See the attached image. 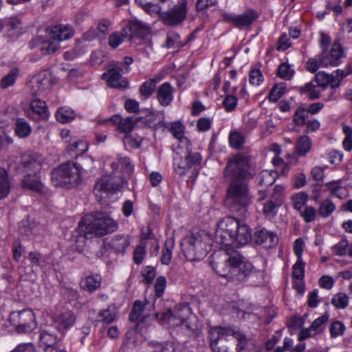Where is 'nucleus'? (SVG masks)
Returning <instances> with one entry per match:
<instances>
[{
	"label": "nucleus",
	"mask_w": 352,
	"mask_h": 352,
	"mask_svg": "<svg viewBox=\"0 0 352 352\" xmlns=\"http://www.w3.org/2000/svg\"><path fill=\"white\" fill-rule=\"evenodd\" d=\"M250 159L239 153L228 161L223 175L230 180L226 190L225 205L239 216L245 217L252 202V196L246 179L252 177L249 172Z\"/></svg>",
	"instance_id": "obj_1"
},
{
	"label": "nucleus",
	"mask_w": 352,
	"mask_h": 352,
	"mask_svg": "<svg viewBox=\"0 0 352 352\" xmlns=\"http://www.w3.org/2000/svg\"><path fill=\"white\" fill-rule=\"evenodd\" d=\"M215 238L224 246H240L252 239L251 230L245 223L232 217L223 218L217 224Z\"/></svg>",
	"instance_id": "obj_2"
},
{
	"label": "nucleus",
	"mask_w": 352,
	"mask_h": 352,
	"mask_svg": "<svg viewBox=\"0 0 352 352\" xmlns=\"http://www.w3.org/2000/svg\"><path fill=\"white\" fill-rule=\"evenodd\" d=\"M86 239L102 236L117 230L116 222L104 212H96L94 216H86L78 224Z\"/></svg>",
	"instance_id": "obj_3"
},
{
	"label": "nucleus",
	"mask_w": 352,
	"mask_h": 352,
	"mask_svg": "<svg viewBox=\"0 0 352 352\" xmlns=\"http://www.w3.org/2000/svg\"><path fill=\"white\" fill-rule=\"evenodd\" d=\"M184 143V145H178L173 157L175 171L179 175H184L192 170V177L196 178L202 157L199 153L192 150L188 140Z\"/></svg>",
	"instance_id": "obj_4"
},
{
	"label": "nucleus",
	"mask_w": 352,
	"mask_h": 352,
	"mask_svg": "<svg viewBox=\"0 0 352 352\" xmlns=\"http://www.w3.org/2000/svg\"><path fill=\"white\" fill-rule=\"evenodd\" d=\"M51 181L56 187L70 188L77 186L82 181L80 169L74 162L63 164L52 170Z\"/></svg>",
	"instance_id": "obj_5"
},
{
	"label": "nucleus",
	"mask_w": 352,
	"mask_h": 352,
	"mask_svg": "<svg viewBox=\"0 0 352 352\" xmlns=\"http://www.w3.org/2000/svg\"><path fill=\"white\" fill-rule=\"evenodd\" d=\"M209 236L204 231L192 232L182 242V251L190 261L199 260L208 253Z\"/></svg>",
	"instance_id": "obj_6"
},
{
	"label": "nucleus",
	"mask_w": 352,
	"mask_h": 352,
	"mask_svg": "<svg viewBox=\"0 0 352 352\" xmlns=\"http://www.w3.org/2000/svg\"><path fill=\"white\" fill-rule=\"evenodd\" d=\"M126 184V180L122 176L114 173L104 175L96 182L93 192L96 198L100 201L103 195L120 191Z\"/></svg>",
	"instance_id": "obj_7"
},
{
	"label": "nucleus",
	"mask_w": 352,
	"mask_h": 352,
	"mask_svg": "<svg viewBox=\"0 0 352 352\" xmlns=\"http://www.w3.org/2000/svg\"><path fill=\"white\" fill-rule=\"evenodd\" d=\"M232 264L228 280L236 283L245 281L254 272V267L237 251H232Z\"/></svg>",
	"instance_id": "obj_8"
},
{
	"label": "nucleus",
	"mask_w": 352,
	"mask_h": 352,
	"mask_svg": "<svg viewBox=\"0 0 352 352\" xmlns=\"http://www.w3.org/2000/svg\"><path fill=\"white\" fill-rule=\"evenodd\" d=\"M9 322L19 333L30 332L36 326L35 315L29 309L11 312Z\"/></svg>",
	"instance_id": "obj_9"
},
{
	"label": "nucleus",
	"mask_w": 352,
	"mask_h": 352,
	"mask_svg": "<svg viewBox=\"0 0 352 352\" xmlns=\"http://www.w3.org/2000/svg\"><path fill=\"white\" fill-rule=\"evenodd\" d=\"M226 251L213 254L210 263L213 270L217 274L228 279V274L232 264V251L234 250L227 249Z\"/></svg>",
	"instance_id": "obj_10"
},
{
	"label": "nucleus",
	"mask_w": 352,
	"mask_h": 352,
	"mask_svg": "<svg viewBox=\"0 0 352 352\" xmlns=\"http://www.w3.org/2000/svg\"><path fill=\"white\" fill-rule=\"evenodd\" d=\"M187 1L183 0L179 5L162 12L160 14V19L162 23L168 26H176L182 23L187 15Z\"/></svg>",
	"instance_id": "obj_11"
},
{
	"label": "nucleus",
	"mask_w": 352,
	"mask_h": 352,
	"mask_svg": "<svg viewBox=\"0 0 352 352\" xmlns=\"http://www.w3.org/2000/svg\"><path fill=\"white\" fill-rule=\"evenodd\" d=\"M122 63L112 60L107 65V72L102 74V77L107 76V82L109 87L123 89L128 87V81L122 78L124 73L122 68Z\"/></svg>",
	"instance_id": "obj_12"
},
{
	"label": "nucleus",
	"mask_w": 352,
	"mask_h": 352,
	"mask_svg": "<svg viewBox=\"0 0 352 352\" xmlns=\"http://www.w3.org/2000/svg\"><path fill=\"white\" fill-rule=\"evenodd\" d=\"M259 14L257 11L248 8L242 14L233 15L229 13H223V21L232 23L236 28L242 29L249 28L258 18Z\"/></svg>",
	"instance_id": "obj_13"
},
{
	"label": "nucleus",
	"mask_w": 352,
	"mask_h": 352,
	"mask_svg": "<svg viewBox=\"0 0 352 352\" xmlns=\"http://www.w3.org/2000/svg\"><path fill=\"white\" fill-rule=\"evenodd\" d=\"M344 55L343 47L338 41H335L329 53L327 51L322 52L319 56V63L324 67L338 66Z\"/></svg>",
	"instance_id": "obj_14"
},
{
	"label": "nucleus",
	"mask_w": 352,
	"mask_h": 352,
	"mask_svg": "<svg viewBox=\"0 0 352 352\" xmlns=\"http://www.w3.org/2000/svg\"><path fill=\"white\" fill-rule=\"evenodd\" d=\"M124 29H127L128 40L132 41L134 38H138L146 41L149 48L151 49V41L148 38L149 28L140 21H133L129 23Z\"/></svg>",
	"instance_id": "obj_15"
},
{
	"label": "nucleus",
	"mask_w": 352,
	"mask_h": 352,
	"mask_svg": "<svg viewBox=\"0 0 352 352\" xmlns=\"http://www.w3.org/2000/svg\"><path fill=\"white\" fill-rule=\"evenodd\" d=\"M230 327H222L216 326L210 327L208 330V338L210 340V345L212 352H226V350L219 346V342L223 338L230 336Z\"/></svg>",
	"instance_id": "obj_16"
},
{
	"label": "nucleus",
	"mask_w": 352,
	"mask_h": 352,
	"mask_svg": "<svg viewBox=\"0 0 352 352\" xmlns=\"http://www.w3.org/2000/svg\"><path fill=\"white\" fill-rule=\"evenodd\" d=\"M44 162L43 157L32 151L27 152L21 155L20 165L24 171L34 170L38 172Z\"/></svg>",
	"instance_id": "obj_17"
},
{
	"label": "nucleus",
	"mask_w": 352,
	"mask_h": 352,
	"mask_svg": "<svg viewBox=\"0 0 352 352\" xmlns=\"http://www.w3.org/2000/svg\"><path fill=\"white\" fill-rule=\"evenodd\" d=\"M252 238L256 244L263 245L265 248H272L278 243L277 236L265 228L256 231Z\"/></svg>",
	"instance_id": "obj_18"
},
{
	"label": "nucleus",
	"mask_w": 352,
	"mask_h": 352,
	"mask_svg": "<svg viewBox=\"0 0 352 352\" xmlns=\"http://www.w3.org/2000/svg\"><path fill=\"white\" fill-rule=\"evenodd\" d=\"M104 122H111L117 126L119 132L124 133L127 135L134 129L135 124L138 122V118H135L133 116L123 118L118 115H114L109 120Z\"/></svg>",
	"instance_id": "obj_19"
},
{
	"label": "nucleus",
	"mask_w": 352,
	"mask_h": 352,
	"mask_svg": "<svg viewBox=\"0 0 352 352\" xmlns=\"http://www.w3.org/2000/svg\"><path fill=\"white\" fill-rule=\"evenodd\" d=\"M33 94H41L52 86V77L49 72H43L33 78Z\"/></svg>",
	"instance_id": "obj_20"
},
{
	"label": "nucleus",
	"mask_w": 352,
	"mask_h": 352,
	"mask_svg": "<svg viewBox=\"0 0 352 352\" xmlns=\"http://www.w3.org/2000/svg\"><path fill=\"white\" fill-rule=\"evenodd\" d=\"M76 317L69 311L61 313L53 318V325L60 332L63 333L74 325Z\"/></svg>",
	"instance_id": "obj_21"
},
{
	"label": "nucleus",
	"mask_w": 352,
	"mask_h": 352,
	"mask_svg": "<svg viewBox=\"0 0 352 352\" xmlns=\"http://www.w3.org/2000/svg\"><path fill=\"white\" fill-rule=\"evenodd\" d=\"M22 186L35 192H41L44 186L38 172L34 174H26L22 179Z\"/></svg>",
	"instance_id": "obj_22"
},
{
	"label": "nucleus",
	"mask_w": 352,
	"mask_h": 352,
	"mask_svg": "<svg viewBox=\"0 0 352 352\" xmlns=\"http://www.w3.org/2000/svg\"><path fill=\"white\" fill-rule=\"evenodd\" d=\"M74 30L69 25H56L50 30V35L56 41H64L73 36Z\"/></svg>",
	"instance_id": "obj_23"
},
{
	"label": "nucleus",
	"mask_w": 352,
	"mask_h": 352,
	"mask_svg": "<svg viewBox=\"0 0 352 352\" xmlns=\"http://www.w3.org/2000/svg\"><path fill=\"white\" fill-rule=\"evenodd\" d=\"M174 88L168 82H164L157 89V99L164 107L169 105L173 100Z\"/></svg>",
	"instance_id": "obj_24"
},
{
	"label": "nucleus",
	"mask_w": 352,
	"mask_h": 352,
	"mask_svg": "<svg viewBox=\"0 0 352 352\" xmlns=\"http://www.w3.org/2000/svg\"><path fill=\"white\" fill-rule=\"evenodd\" d=\"M58 342L57 336L49 331H43L40 334V344L45 352L57 351Z\"/></svg>",
	"instance_id": "obj_25"
},
{
	"label": "nucleus",
	"mask_w": 352,
	"mask_h": 352,
	"mask_svg": "<svg viewBox=\"0 0 352 352\" xmlns=\"http://www.w3.org/2000/svg\"><path fill=\"white\" fill-rule=\"evenodd\" d=\"M148 352H182L180 346L173 342H150Z\"/></svg>",
	"instance_id": "obj_26"
},
{
	"label": "nucleus",
	"mask_w": 352,
	"mask_h": 352,
	"mask_svg": "<svg viewBox=\"0 0 352 352\" xmlns=\"http://www.w3.org/2000/svg\"><path fill=\"white\" fill-rule=\"evenodd\" d=\"M30 108L32 113L37 116L35 119L46 120L48 118V109L45 101L37 98L34 99L30 103Z\"/></svg>",
	"instance_id": "obj_27"
},
{
	"label": "nucleus",
	"mask_w": 352,
	"mask_h": 352,
	"mask_svg": "<svg viewBox=\"0 0 352 352\" xmlns=\"http://www.w3.org/2000/svg\"><path fill=\"white\" fill-rule=\"evenodd\" d=\"M101 278L99 275H90L82 279L81 288L89 292H93L100 287Z\"/></svg>",
	"instance_id": "obj_28"
},
{
	"label": "nucleus",
	"mask_w": 352,
	"mask_h": 352,
	"mask_svg": "<svg viewBox=\"0 0 352 352\" xmlns=\"http://www.w3.org/2000/svg\"><path fill=\"white\" fill-rule=\"evenodd\" d=\"M129 245V237L124 235H116L110 242L111 247L118 253H124Z\"/></svg>",
	"instance_id": "obj_29"
},
{
	"label": "nucleus",
	"mask_w": 352,
	"mask_h": 352,
	"mask_svg": "<svg viewBox=\"0 0 352 352\" xmlns=\"http://www.w3.org/2000/svg\"><path fill=\"white\" fill-rule=\"evenodd\" d=\"M160 80V78H151L145 81L140 87V93L144 99L148 98L156 89V85Z\"/></svg>",
	"instance_id": "obj_30"
},
{
	"label": "nucleus",
	"mask_w": 352,
	"mask_h": 352,
	"mask_svg": "<svg viewBox=\"0 0 352 352\" xmlns=\"http://www.w3.org/2000/svg\"><path fill=\"white\" fill-rule=\"evenodd\" d=\"M125 39H128L127 29L122 28L120 32H115L109 36L108 43L113 47H118Z\"/></svg>",
	"instance_id": "obj_31"
},
{
	"label": "nucleus",
	"mask_w": 352,
	"mask_h": 352,
	"mask_svg": "<svg viewBox=\"0 0 352 352\" xmlns=\"http://www.w3.org/2000/svg\"><path fill=\"white\" fill-rule=\"evenodd\" d=\"M15 133L20 138H24L30 135L32 129L24 118H17L15 122Z\"/></svg>",
	"instance_id": "obj_32"
},
{
	"label": "nucleus",
	"mask_w": 352,
	"mask_h": 352,
	"mask_svg": "<svg viewBox=\"0 0 352 352\" xmlns=\"http://www.w3.org/2000/svg\"><path fill=\"white\" fill-rule=\"evenodd\" d=\"M311 147V140L307 135L300 136L296 143V151L300 156L305 155L310 151Z\"/></svg>",
	"instance_id": "obj_33"
},
{
	"label": "nucleus",
	"mask_w": 352,
	"mask_h": 352,
	"mask_svg": "<svg viewBox=\"0 0 352 352\" xmlns=\"http://www.w3.org/2000/svg\"><path fill=\"white\" fill-rule=\"evenodd\" d=\"M67 142H68L67 147L68 151H76L78 154H81L87 150L88 146L83 140L70 138L69 140H67Z\"/></svg>",
	"instance_id": "obj_34"
},
{
	"label": "nucleus",
	"mask_w": 352,
	"mask_h": 352,
	"mask_svg": "<svg viewBox=\"0 0 352 352\" xmlns=\"http://www.w3.org/2000/svg\"><path fill=\"white\" fill-rule=\"evenodd\" d=\"M10 183L7 171L0 168V199L6 197L10 192Z\"/></svg>",
	"instance_id": "obj_35"
},
{
	"label": "nucleus",
	"mask_w": 352,
	"mask_h": 352,
	"mask_svg": "<svg viewBox=\"0 0 352 352\" xmlns=\"http://www.w3.org/2000/svg\"><path fill=\"white\" fill-rule=\"evenodd\" d=\"M56 116L59 122L67 123L73 120L75 113L70 108L60 107L57 110Z\"/></svg>",
	"instance_id": "obj_36"
},
{
	"label": "nucleus",
	"mask_w": 352,
	"mask_h": 352,
	"mask_svg": "<svg viewBox=\"0 0 352 352\" xmlns=\"http://www.w3.org/2000/svg\"><path fill=\"white\" fill-rule=\"evenodd\" d=\"M309 117V113L304 107L300 106L295 111L293 116V122L297 126H302L305 125Z\"/></svg>",
	"instance_id": "obj_37"
},
{
	"label": "nucleus",
	"mask_w": 352,
	"mask_h": 352,
	"mask_svg": "<svg viewBox=\"0 0 352 352\" xmlns=\"http://www.w3.org/2000/svg\"><path fill=\"white\" fill-rule=\"evenodd\" d=\"M318 87L314 80L306 83L304 86L300 87L299 89L300 92L308 94V97L310 100L318 99L320 97V91L316 89Z\"/></svg>",
	"instance_id": "obj_38"
},
{
	"label": "nucleus",
	"mask_w": 352,
	"mask_h": 352,
	"mask_svg": "<svg viewBox=\"0 0 352 352\" xmlns=\"http://www.w3.org/2000/svg\"><path fill=\"white\" fill-rule=\"evenodd\" d=\"M230 336H232L236 340V351L238 352H241L247 346L248 340L246 335L243 332L231 328Z\"/></svg>",
	"instance_id": "obj_39"
},
{
	"label": "nucleus",
	"mask_w": 352,
	"mask_h": 352,
	"mask_svg": "<svg viewBox=\"0 0 352 352\" xmlns=\"http://www.w3.org/2000/svg\"><path fill=\"white\" fill-rule=\"evenodd\" d=\"M164 304L162 300L159 299L158 300H155L153 304V309L155 311V315L156 318L160 319L161 320H168L173 317V312L171 309H168L166 311H162L160 309H157L158 307Z\"/></svg>",
	"instance_id": "obj_40"
},
{
	"label": "nucleus",
	"mask_w": 352,
	"mask_h": 352,
	"mask_svg": "<svg viewBox=\"0 0 352 352\" xmlns=\"http://www.w3.org/2000/svg\"><path fill=\"white\" fill-rule=\"evenodd\" d=\"M349 298L346 294L339 292L331 299V304L337 309H344L349 305Z\"/></svg>",
	"instance_id": "obj_41"
},
{
	"label": "nucleus",
	"mask_w": 352,
	"mask_h": 352,
	"mask_svg": "<svg viewBox=\"0 0 352 352\" xmlns=\"http://www.w3.org/2000/svg\"><path fill=\"white\" fill-rule=\"evenodd\" d=\"M117 160L121 166L122 173L127 175H131L133 172V166L131 164V160L126 156L121 154L117 155Z\"/></svg>",
	"instance_id": "obj_42"
},
{
	"label": "nucleus",
	"mask_w": 352,
	"mask_h": 352,
	"mask_svg": "<svg viewBox=\"0 0 352 352\" xmlns=\"http://www.w3.org/2000/svg\"><path fill=\"white\" fill-rule=\"evenodd\" d=\"M116 309L113 306H109L98 313V317L101 318V321L107 324L113 322L116 318Z\"/></svg>",
	"instance_id": "obj_43"
},
{
	"label": "nucleus",
	"mask_w": 352,
	"mask_h": 352,
	"mask_svg": "<svg viewBox=\"0 0 352 352\" xmlns=\"http://www.w3.org/2000/svg\"><path fill=\"white\" fill-rule=\"evenodd\" d=\"M18 75L19 69L17 68L11 69L9 73L6 74L1 80L0 85L1 88L6 89L13 85Z\"/></svg>",
	"instance_id": "obj_44"
},
{
	"label": "nucleus",
	"mask_w": 352,
	"mask_h": 352,
	"mask_svg": "<svg viewBox=\"0 0 352 352\" xmlns=\"http://www.w3.org/2000/svg\"><path fill=\"white\" fill-rule=\"evenodd\" d=\"M229 142L232 147L240 149L245 143V137L240 132L232 131L229 135Z\"/></svg>",
	"instance_id": "obj_45"
},
{
	"label": "nucleus",
	"mask_w": 352,
	"mask_h": 352,
	"mask_svg": "<svg viewBox=\"0 0 352 352\" xmlns=\"http://www.w3.org/2000/svg\"><path fill=\"white\" fill-rule=\"evenodd\" d=\"M335 210L336 205L330 199H327L321 203L318 208V213L321 217L327 218L330 216Z\"/></svg>",
	"instance_id": "obj_46"
},
{
	"label": "nucleus",
	"mask_w": 352,
	"mask_h": 352,
	"mask_svg": "<svg viewBox=\"0 0 352 352\" xmlns=\"http://www.w3.org/2000/svg\"><path fill=\"white\" fill-rule=\"evenodd\" d=\"M286 87L283 83L276 84L273 86L268 96V99L272 102H276L285 94Z\"/></svg>",
	"instance_id": "obj_47"
},
{
	"label": "nucleus",
	"mask_w": 352,
	"mask_h": 352,
	"mask_svg": "<svg viewBox=\"0 0 352 352\" xmlns=\"http://www.w3.org/2000/svg\"><path fill=\"white\" fill-rule=\"evenodd\" d=\"M144 306L145 304H143L141 300H138L135 301L132 310L129 314V320L131 322H136L140 320Z\"/></svg>",
	"instance_id": "obj_48"
},
{
	"label": "nucleus",
	"mask_w": 352,
	"mask_h": 352,
	"mask_svg": "<svg viewBox=\"0 0 352 352\" xmlns=\"http://www.w3.org/2000/svg\"><path fill=\"white\" fill-rule=\"evenodd\" d=\"M173 243L171 241H166L162 250L161 261L164 265H169L172 259Z\"/></svg>",
	"instance_id": "obj_49"
},
{
	"label": "nucleus",
	"mask_w": 352,
	"mask_h": 352,
	"mask_svg": "<svg viewBox=\"0 0 352 352\" xmlns=\"http://www.w3.org/2000/svg\"><path fill=\"white\" fill-rule=\"evenodd\" d=\"M138 118V122L142 121L148 127H155L156 129L157 126H162L165 125V124L161 121L158 122L157 124H155V122L157 120V115L153 111H149L144 118Z\"/></svg>",
	"instance_id": "obj_50"
},
{
	"label": "nucleus",
	"mask_w": 352,
	"mask_h": 352,
	"mask_svg": "<svg viewBox=\"0 0 352 352\" xmlns=\"http://www.w3.org/2000/svg\"><path fill=\"white\" fill-rule=\"evenodd\" d=\"M307 198L308 197L307 194L302 192L294 195L291 197L293 207L297 210H300L306 204Z\"/></svg>",
	"instance_id": "obj_51"
},
{
	"label": "nucleus",
	"mask_w": 352,
	"mask_h": 352,
	"mask_svg": "<svg viewBox=\"0 0 352 352\" xmlns=\"http://www.w3.org/2000/svg\"><path fill=\"white\" fill-rule=\"evenodd\" d=\"M146 243L142 242L139 245H137L133 252V261L135 264L140 265L142 263L144 256L146 254Z\"/></svg>",
	"instance_id": "obj_52"
},
{
	"label": "nucleus",
	"mask_w": 352,
	"mask_h": 352,
	"mask_svg": "<svg viewBox=\"0 0 352 352\" xmlns=\"http://www.w3.org/2000/svg\"><path fill=\"white\" fill-rule=\"evenodd\" d=\"M173 135L178 139L181 144L184 145V142H186V139L184 141L182 140L184 135V126L180 122H175L172 124L170 129Z\"/></svg>",
	"instance_id": "obj_53"
},
{
	"label": "nucleus",
	"mask_w": 352,
	"mask_h": 352,
	"mask_svg": "<svg viewBox=\"0 0 352 352\" xmlns=\"http://www.w3.org/2000/svg\"><path fill=\"white\" fill-rule=\"evenodd\" d=\"M276 173L274 171H263L261 173L259 184L268 186L272 185L276 181Z\"/></svg>",
	"instance_id": "obj_54"
},
{
	"label": "nucleus",
	"mask_w": 352,
	"mask_h": 352,
	"mask_svg": "<svg viewBox=\"0 0 352 352\" xmlns=\"http://www.w3.org/2000/svg\"><path fill=\"white\" fill-rule=\"evenodd\" d=\"M305 263L302 259H297L293 266V276L295 278L302 280L305 277Z\"/></svg>",
	"instance_id": "obj_55"
},
{
	"label": "nucleus",
	"mask_w": 352,
	"mask_h": 352,
	"mask_svg": "<svg viewBox=\"0 0 352 352\" xmlns=\"http://www.w3.org/2000/svg\"><path fill=\"white\" fill-rule=\"evenodd\" d=\"M329 76L330 74L323 72H319L315 75L314 80L317 84L318 87H322L324 90L329 85L330 81Z\"/></svg>",
	"instance_id": "obj_56"
},
{
	"label": "nucleus",
	"mask_w": 352,
	"mask_h": 352,
	"mask_svg": "<svg viewBox=\"0 0 352 352\" xmlns=\"http://www.w3.org/2000/svg\"><path fill=\"white\" fill-rule=\"evenodd\" d=\"M348 247V241L346 239H343L338 244L333 245L331 250L334 254L342 256L346 254Z\"/></svg>",
	"instance_id": "obj_57"
},
{
	"label": "nucleus",
	"mask_w": 352,
	"mask_h": 352,
	"mask_svg": "<svg viewBox=\"0 0 352 352\" xmlns=\"http://www.w3.org/2000/svg\"><path fill=\"white\" fill-rule=\"evenodd\" d=\"M331 195L336 196L340 199L346 195V189L340 186H336V182H331L326 184Z\"/></svg>",
	"instance_id": "obj_58"
},
{
	"label": "nucleus",
	"mask_w": 352,
	"mask_h": 352,
	"mask_svg": "<svg viewBox=\"0 0 352 352\" xmlns=\"http://www.w3.org/2000/svg\"><path fill=\"white\" fill-rule=\"evenodd\" d=\"M293 74L294 72L290 69L289 65L285 63H281L277 69V75L285 80L291 79Z\"/></svg>",
	"instance_id": "obj_59"
},
{
	"label": "nucleus",
	"mask_w": 352,
	"mask_h": 352,
	"mask_svg": "<svg viewBox=\"0 0 352 352\" xmlns=\"http://www.w3.org/2000/svg\"><path fill=\"white\" fill-rule=\"evenodd\" d=\"M58 45L54 41H44L41 46V51L43 55L54 54L58 48Z\"/></svg>",
	"instance_id": "obj_60"
},
{
	"label": "nucleus",
	"mask_w": 352,
	"mask_h": 352,
	"mask_svg": "<svg viewBox=\"0 0 352 352\" xmlns=\"http://www.w3.org/2000/svg\"><path fill=\"white\" fill-rule=\"evenodd\" d=\"M317 210L312 206H306L305 210L300 211V215L306 223H310L315 220Z\"/></svg>",
	"instance_id": "obj_61"
},
{
	"label": "nucleus",
	"mask_w": 352,
	"mask_h": 352,
	"mask_svg": "<svg viewBox=\"0 0 352 352\" xmlns=\"http://www.w3.org/2000/svg\"><path fill=\"white\" fill-rule=\"evenodd\" d=\"M249 81L252 85H260L263 81V76L258 69H251L249 74Z\"/></svg>",
	"instance_id": "obj_62"
},
{
	"label": "nucleus",
	"mask_w": 352,
	"mask_h": 352,
	"mask_svg": "<svg viewBox=\"0 0 352 352\" xmlns=\"http://www.w3.org/2000/svg\"><path fill=\"white\" fill-rule=\"evenodd\" d=\"M142 275L144 277L142 282L146 284H151L155 277V270L153 267L146 266L142 271Z\"/></svg>",
	"instance_id": "obj_63"
},
{
	"label": "nucleus",
	"mask_w": 352,
	"mask_h": 352,
	"mask_svg": "<svg viewBox=\"0 0 352 352\" xmlns=\"http://www.w3.org/2000/svg\"><path fill=\"white\" fill-rule=\"evenodd\" d=\"M166 280L164 276H159L157 278L155 284V296L158 298H160L166 288Z\"/></svg>",
	"instance_id": "obj_64"
}]
</instances>
